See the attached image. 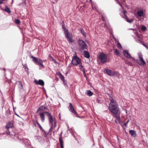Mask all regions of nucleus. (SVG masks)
I'll use <instances>...</instances> for the list:
<instances>
[{"label":"nucleus","mask_w":148,"mask_h":148,"mask_svg":"<svg viewBox=\"0 0 148 148\" xmlns=\"http://www.w3.org/2000/svg\"><path fill=\"white\" fill-rule=\"evenodd\" d=\"M110 101L109 106V109L110 111L113 114V116H114L116 119L115 122L117 124H119L121 123V119L120 116V112L119 110L118 106L115 100L114 99L110 94H108Z\"/></svg>","instance_id":"nucleus-1"},{"label":"nucleus","mask_w":148,"mask_h":148,"mask_svg":"<svg viewBox=\"0 0 148 148\" xmlns=\"http://www.w3.org/2000/svg\"><path fill=\"white\" fill-rule=\"evenodd\" d=\"M45 112L47 113V115L48 116L49 124L51 126L50 131H52L53 129H55V127H56V122L55 117H52L51 114L48 112Z\"/></svg>","instance_id":"nucleus-2"},{"label":"nucleus","mask_w":148,"mask_h":148,"mask_svg":"<svg viewBox=\"0 0 148 148\" xmlns=\"http://www.w3.org/2000/svg\"><path fill=\"white\" fill-rule=\"evenodd\" d=\"M104 72L110 76H114L119 78L121 77V75L117 72L108 69L104 70Z\"/></svg>","instance_id":"nucleus-3"},{"label":"nucleus","mask_w":148,"mask_h":148,"mask_svg":"<svg viewBox=\"0 0 148 148\" xmlns=\"http://www.w3.org/2000/svg\"><path fill=\"white\" fill-rule=\"evenodd\" d=\"M139 60H137L135 58H132V60L138 64L139 65H144L145 64V62L143 58V56L142 53L139 52L138 53Z\"/></svg>","instance_id":"nucleus-4"},{"label":"nucleus","mask_w":148,"mask_h":148,"mask_svg":"<svg viewBox=\"0 0 148 148\" xmlns=\"http://www.w3.org/2000/svg\"><path fill=\"white\" fill-rule=\"evenodd\" d=\"M31 59H32V61L35 64L38 65H43V61L40 59L36 58L32 55L29 56Z\"/></svg>","instance_id":"nucleus-5"},{"label":"nucleus","mask_w":148,"mask_h":148,"mask_svg":"<svg viewBox=\"0 0 148 148\" xmlns=\"http://www.w3.org/2000/svg\"><path fill=\"white\" fill-rule=\"evenodd\" d=\"M79 47L80 50L82 51L85 49H87V45L84 41L79 40L78 42Z\"/></svg>","instance_id":"nucleus-6"},{"label":"nucleus","mask_w":148,"mask_h":148,"mask_svg":"<svg viewBox=\"0 0 148 148\" xmlns=\"http://www.w3.org/2000/svg\"><path fill=\"white\" fill-rule=\"evenodd\" d=\"M65 37L69 43H71L74 42V40L73 38V36L71 33L68 32L65 33Z\"/></svg>","instance_id":"nucleus-7"},{"label":"nucleus","mask_w":148,"mask_h":148,"mask_svg":"<svg viewBox=\"0 0 148 148\" xmlns=\"http://www.w3.org/2000/svg\"><path fill=\"white\" fill-rule=\"evenodd\" d=\"M72 62L73 65H79L81 63V60L77 56H73Z\"/></svg>","instance_id":"nucleus-8"},{"label":"nucleus","mask_w":148,"mask_h":148,"mask_svg":"<svg viewBox=\"0 0 148 148\" xmlns=\"http://www.w3.org/2000/svg\"><path fill=\"white\" fill-rule=\"evenodd\" d=\"M107 56L103 53H101L99 57V59L103 63H105L107 61Z\"/></svg>","instance_id":"nucleus-9"},{"label":"nucleus","mask_w":148,"mask_h":148,"mask_svg":"<svg viewBox=\"0 0 148 148\" xmlns=\"http://www.w3.org/2000/svg\"><path fill=\"white\" fill-rule=\"evenodd\" d=\"M123 53L124 56L127 58H131L132 59V58H134L131 56L127 50H124Z\"/></svg>","instance_id":"nucleus-10"},{"label":"nucleus","mask_w":148,"mask_h":148,"mask_svg":"<svg viewBox=\"0 0 148 148\" xmlns=\"http://www.w3.org/2000/svg\"><path fill=\"white\" fill-rule=\"evenodd\" d=\"M69 110L71 111L72 113L75 114L77 115V114L75 111V110L74 107H73L71 103H69Z\"/></svg>","instance_id":"nucleus-11"},{"label":"nucleus","mask_w":148,"mask_h":148,"mask_svg":"<svg viewBox=\"0 0 148 148\" xmlns=\"http://www.w3.org/2000/svg\"><path fill=\"white\" fill-rule=\"evenodd\" d=\"M34 82L37 85H39L42 86H43L44 85V81L41 79H39L38 81L35 79L34 80Z\"/></svg>","instance_id":"nucleus-12"},{"label":"nucleus","mask_w":148,"mask_h":148,"mask_svg":"<svg viewBox=\"0 0 148 148\" xmlns=\"http://www.w3.org/2000/svg\"><path fill=\"white\" fill-rule=\"evenodd\" d=\"M62 132H61L59 138V142L61 148H64L63 142L62 139Z\"/></svg>","instance_id":"nucleus-13"},{"label":"nucleus","mask_w":148,"mask_h":148,"mask_svg":"<svg viewBox=\"0 0 148 148\" xmlns=\"http://www.w3.org/2000/svg\"><path fill=\"white\" fill-rule=\"evenodd\" d=\"M45 113L47 114V113L45 112L40 113V115L41 118V121L42 122H44L45 120V116L44 115V114Z\"/></svg>","instance_id":"nucleus-14"},{"label":"nucleus","mask_w":148,"mask_h":148,"mask_svg":"<svg viewBox=\"0 0 148 148\" xmlns=\"http://www.w3.org/2000/svg\"><path fill=\"white\" fill-rule=\"evenodd\" d=\"M13 126V123L12 122H9L6 126V128L7 129H9L12 128Z\"/></svg>","instance_id":"nucleus-15"},{"label":"nucleus","mask_w":148,"mask_h":148,"mask_svg":"<svg viewBox=\"0 0 148 148\" xmlns=\"http://www.w3.org/2000/svg\"><path fill=\"white\" fill-rule=\"evenodd\" d=\"M137 15L139 17H141L144 15V12L143 11L140 10L137 12Z\"/></svg>","instance_id":"nucleus-16"},{"label":"nucleus","mask_w":148,"mask_h":148,"mask_svg":"<svg viewBox=\"0 0 148 148\" xmlns=\"http://www.w3.org/2000/svg\"><path fill=\"white\" fill-rule=\"evenodd\" d=\"M58 75L59 77L61 80L63 82H64V79L63 75L61 73L59 72L58 73Z\"/></svg>","instance_id":"nucleus-17"},{"label":"nucleus","mask_w":148,"mask_h":148,"mask_svg":"<svg viewBox=\"0 0 148 148\" xmlns=\"http://www.w3.org/2000/svg\"><path fill=\"white\" fill-rule=\"evenodd\" d=\"M84 56L87 58H89L90 57V55L89 52L87 51H84Z\"/></svg>","instance_id":"nucleus-18"},{"label":"nucleus","mask_w":148,"mask_h":148,"mask_svg":"<svg viewBox=\"0 0 148 148\" xmlns=\"http://www.w3.org/2000/svg\"><path fill=\"white\" fill-rule=\"evenodd\" d=\"M129 132L132 136L134 137L136 136V134L135 131L133 130H130Z\"/></svg>","instance_id":"nucleus-19"},{"label":"nucleus","mask_w":148,"mask_h":148,"mask_svg":"<svg viewBox=\"0 0 148 148\" xmlns=\"http://www.w3.org/2000/svg\"><path fill=\"white\" fill-rule=\"evenodd\" d=\"M49 59L51 61H53L54 62V64H56L57 62L50 55L49 56Z\"/></svg>","instance_id":"nucleus-20"},{"label":"nucleus","mask_w":148,"mask_h":148,"mask_svg":"<svg viewBox=\"0 0 148 148\" xmlns=\"http://www.w3.org/2000/svg\"><path fill=\"white\" fill-rule=\"evenodd\" d=\"M79 68L83 72L84 74V75L86 76V73L84 71V68L83 65H79Z\"/></svg>","instance_id":"nucleus-21"},{"label":"nucleus","mask_w":148,"mask_h":148,"mask_svg":"<svg viewBox=\"0 0 148 148\" xmlns=\"http://www.w3.org/2000/svg\"><path fill=\"white\" fill-rule=\"evenodd\" d=\"M62 28L64 29V33L69 32L68 30V29H66V27H65V24L64 23H63L62 25Z\"/></svg>","instance_id":"nucleus-22"},{"label":"nucleus","mask_w":148,"mask_h":148,"mask_svg":"<svg viewBox=\"0 0 148 148\" xmlns=\"http://www.w3.org/2000/svg\"><path fill=\"white\" fill-rule=\"evenodd\" d=\"M124 18L126 19V21L128 23H132L133 21V20L132 19H129L127 16H125Z\"/></svg>","instance_id":"nucleus-23"},{"label":"nucleus","mask_w":148,"mask_h":148,"mask_svg":"<svg viewBox=\"0 0 148 148\" xmlns=\"http://www.w3.org/2000/svg\"><path fill=\"white\" fill-rule=\"evenodd\" d=\"M4 11L8 12V13L10 14L11 13V11L10 10V9L8 6L5 7L4 9Z\"/></svg>","instance_id":"nucleus-24"},{"label":"nucleus","mask_w":148,"mask_h":148,"mask_svg":"<svg viewBox=\"0 0 148 148\" xmlns=\"http://www.w3.org/2000/svg\"><path fill=\"white\" fill-rule=\"evenodd\" d=\"M81 33L83 34L84 37H86V35L84 32V30L82 28L80 29Z\"/></svg>","instance_id":"nucleus-25"},{"label":"nucleus","mask_w":148,"mask_h":148,"mask_svg":"<svg viewBox=\"0 0 148 148\" xmlns=\"http://www.w3.org/2000/svg\"><path fill=\"white\" fill-rule=\"evenodd\" d=\"M87 94L88 96H90L93 95V93L90 90H88L87 91Z\"/></svg>","instance_id":"nucleus-26"},{"label":"nucleus","mask_w":148,"mask_h":148,"mask_svg":"<svg viewBox=\"0 0 148 148\" xmlns=\"http://www.w3.org/2000/svg\"><path fill=\"white\" fill-rule=\"evenodd\" d=\"M15 22L17 24H20L21 21L18 19H16L15 20Z\"/></svg>","instance_id":"nucleus-27"},{"label":"nucleus","mask_w":148,"mask_h":148,"mask_svg":"<svg viewBox=\"0 0 148 148\" xmlns=\"http://www.w3.org/2000/svg\"><path fill=\"white\" fill-rule=\"evenodd\" d=\"M45 109V108L42 106H41L40 107L38 110V111L40 110H44Z\"/></svg>","instance_id":"nucleus-28"},{"label":"nucleus","mask_w":148,"mask_h":148,"mask_svg":"<svg viewBox=\"0 0 148 148\" xmlns=\"http://www.w3.org/2000/svg\"><path fill=\"white\" fill-rule=\"evenodd\" d=\"M18 84L19 88L20 89H22L23 88V85L22 83L21 82H18Z\"/></svg>","instance_id":"nucleus-29"},{"label":"nucleus","mask_w":148,"mask_h":148,"mask_svg":"<svg viewBox=\"0 0 148 148\" xmlns=\"http://www.w3.org/2000/svg\"><path fill=\"white\" fill-rule=\"evenodd\" d=\"M114 53L116 55H119V51L118 50L116 49L115 50V51L114 52Z\"/></svg>","instance_id":"nucleus-30"},{"label":"nucleus","mask_w":148,"mask_h":148,"mask_svg":"<svg viewBox=\"0 0 148 148\" xmlns=\"http://www.w3.org/2000/svg\"><path fill=\"white\" fill-rule=\"evenodd\" d=\"M141 29L143 31H145L147 29V28L145 26H143L141 27Z\"/></svg>","instance_id":"nucleus-31"},{"label":"nucleus","mask_w":148,"mask_h":148,"mask_svg":"<svg viewBox=\"0 0 148 148\" xmlns=\"http://www.w3.org/2000/svg\"><path fill=\"white\" fill-rule=\"evenodd\" d=\"M117 46L119 49H121L122 48V46L121 44L119 42L117 44Z\"/></svg>","instance_id":"nucleus-32"},{"label":"nucleus","mask_w":148,"mask_h":148,"mask_svg":"<svg viewBox=\"0 0 148 148\" xmlns=\"http://www.w3.org/2000/svg\"><path fill=\"white\" fill-rule=\"evenodd\" d=\"M27 65H25L24 66V68L25 71L27 72V71H28V69L27 67Z\"/></svg>","instance_id":"nucleus-33"},{"label":"nucleus","mask_w":148,"mask_h":148,"mask_svg":"<svg viewBox=\"0 0 148 148\" xmlns=\"http://www.w3.org/2000/svg\"><path fill=\"white\" fill-rule=\"evenodd\" d=\"M63 83L64 84V85L65 87H68V85H67V84L66 83V82H65V80H64V82H63Z\"/></svg>","instance_id":"nucleus-34"},{"label":"nucleus","mask_w":148,"mask_h":148,"mask_svg":"<svg viewBox=\"0 0 148 148\" xmlns=\"http://www.w3.org/2000/svg\"><path fill=\"white\" fill-rule=\"evenodd\" d=\"M129 122V120H127V122L124 123V125H125V126L127 127V123H128Z\"/></svg>","instance_id":"nucleus-35"},{"label":"nucleus","mask_w":148,"mask_h":148,"mask_svg":"<svg viewBox=\"0 0 148 148\" xmlns=\"http://www.w3.org/2000/svg\"><path fill=\"white\" fill-rule=\"evenodd\" d=\"M138 42L142 44L143 43V42L140 39H139L138 40Z\"/></svg>","instance_id":"nucleus-36"},{"label":"nucleus","mask_w":148,"mask_h":148,"mask_svg":"<svg viewBox=\"0 0 148 148\" xmlns=\"http://www.w3.org/2000/svg\"><path fill=\"white\" fill-rule=\"evenodd\" d=\"M101 18L102 20L103 21H105V19L104 18L103 16H102Z\"/></svg>","instance_id":"nucleus-37"},{"label":"nucleus","mask_w":148,"mask_h":148,"mask_svg":"<svg viewBox=\"0 0 148 148\" xmlns=\"http://www.w3.org/2000/svg\"><path fill=\"white\" fill-rule=\"evenodd\" d=\"M90 0V1L91 2V3L92 5V6H93L94 3H92V0Z\"/></svg>","instance_id":"nucleus-38"},{"label":"nucleus","mask_w":148,"mask_h":148,"mask_svg":"<svg viewBox=\"0 0 148 148\" xmlns=\"http://www.w3.org/2000/svg\"><path fill=\"white\" fill-rule=\"evenodd\" d=\"M118 3L121 7H122V5H121V3H120V2H119V1H118Z\"/></svg>","instance_id":"nucleus-39"},{"label":"nucleus","mask_w":148,"mask_h":148,"mask_svg":"<svg viewBox=\"0 0 148 148\" xmlns=\"http://www.w3.org/2000/svg\"><path fill=\"white\" fill-rule=\"evenodd\" d=\"M5 0H2V1H0V4H1L3 3L2 1H5Z\"/></svg>","instance_id":"nucleus-40"},{"label":"nucleus","mask_w":148,"mask_h":148,"mask_svg":"<svg viewBox=\"0 0 148 148\" xmlns=\"http://www.w3.org/2000/svg\"><path fill=\"white\" fill-rule=\"evenodd\" d=\"M94 10H95L97 11V8L96 7H94Z\"/></svg>","instance_id":"nucleus-41"},{"label":"nucleus","mask_w":148,"mask_h":148,"mask_svg":"<svg viewBox=\"0 0 148 148\" xmlns=\"http://www.w3.org/2000/svg\"><path fill=\"white\" fill-rule=\"evenodd\" d=\"M123 13L125 15V13H127L126 11H125V10H124L123 11Z\"/></svg>","instance_id":"nucleus-42"},{"label":"nucleus","mask_w":148,"mask_h":148,"mask_svg":"<svg viewBox=\"0 0 148 148\" xmlns=\"http://www.w3.org/2000/svg\"><path fill=\"white\" fill-rule=\"evenodd\" d=\"M144 47L147 49H148V47L146 45H144Z\"/></svg>","instance_id":"nucleus-43"},{"label":"nucleus","mask_w":148,"mask_h":148,"mask_svg":"<svg viewBox=\"0 0 148 148\" xmlns=\"http://www.w3.org/2000/svg\"><path fill=\"white\" fill-rule=\"evenodd\" d=\"M94 4L93 6H92V10H94Z\"/></svg>","instance_id":"nucleus-44"},{"label":"nucleus","mask_w":148,"mask_h":148,"mask_svg":"<svg viewBox=\"0 0 148 148\" xmlns=\"http://www.w3.org/2000/svg\"><path fill=\"white\" fill-rule=\"evenodd\" d=\"M114 40L115 41V42H117L118 41V40H117V39H116V38H114Z\"/></svg>","instance_id":"nucleus-45"},{"label":"nucleus","mask_w":148,"mask_h":148,"mask_svg":"<svg viewBox=\"0 0 148 148\" xmlns=\"http://www.w3.org/2000/svg\"><path fill=\"white\" fill-rule=\"evenodd\" d=\"M36 122H37V124L38 125V126H39V125H40V124L37 121Z\"/></svg>","instance_id":"nucleus-46"},{"label":"nucleus","mask_w":148,"mask_h":148,"mask_svg":"<svg viewBox=\"0 0 148 148\" xmlns=\"http://www.w3.org/2000/svg\"><path fill=\"white\" fill-rule=\"evenodd\" d=\"M141 44L142 45H143L144 46V45H146L143 42V43Z\"/></svg>","instance_id":"nucleus-47"},{"label":"nucleus","mask_w":148,"mask_h":148,"mask_svg":"<svg viewBox=\"0 0 148 148\" xmlns=\"http://www.w3.org/2000/svg\"><path fill=\"white\" fill-rule=\"evenodd\" d=\"M39 127L40 128V129H42V127L40 125H39Z\"/></svg>","instance_id":"nucleus-48"},{"label":"nucleus","mask_w":148,"mask_h":148,"mask_svg":"<svg viewBox=\"0 0 148 148\" xmlns=\"http://www.w3.org/2000/svg\"><path fill=\"white\" fill-rule=\"evenodd\" d=\"M112 36H113V38L114 39V38H115L114 37V35H112Z\"/></svg>","instance_id":"nucleus-49"},{"label":"nucleus","mask_w":148,"mask_h":148,"mask_svg":"<svg viewBox=\"0 0 148 148\" xmlns=\"http://www.w3.org/2000/svg\"><path fill=\"white\" fill-rule=\"evenodd\" d=\"M130 29L131 30H134V29H133V28H131V29Z\"/></svg>","instance_id":"nucleus-50"},{"label":"nucleus","mask_w":148,"mask_h":148,"mask_svg":"<svg viewBox=\"0 0 148 148\" xmlns=\"http://www.w3.org/2000/svg\"><path fill=\"white\" fill-rule=\"evenodd\" d=\"M38 138H40V136H38Z\"/></svg>","instance_id":"nucleus-51"},{"label":"nucleus","mask_w":148,"mask_h":148,"mask_svg":"<svg viewBox=\"0 0 148 148\" xmlns=\"http://www.w3.org/2000/svg\"><path fill=\"white\" fill-rule=\"evenodd\" d=\"M117 2L119 1L118 0H115Z\"/></svg>","instance_id":"nucleus-52"},{"label":"nucleus","mask_w":148,"mask_h":148,"mask_svg":"<svg viewBox=\"0 0 148 148\" xmlns=\"http://www.w3.org/2000/svg\"><path fill=\"white\" fill-rule=\"evenodd\" d=\"M13 0H12V3H13Z\"/></svg>","instance_id":"nucleus-53"},{"label":"nucleus","mask_w":148,"mask_h":148,"mask_svg":"<svg viewBox=\"0 0 148 148\" xmlns=\"http://www.w3.org/2000/svg\"><path fill=\"white\" fill-rule=\"evenodd\" d=\"M4 70H5V69H4Z\"/></svg>","instance_id":"nucleus-54"},{"label":"nucleus","mask_w":148,"mask_h":148,"mask_svg":"<svg viewBox=\"0 0 148 148\" xmlns=\"http://www.w3.org/2000/svg\"><path fill=\"white\" fill-rule=\"evenodd\" d=\"M67 73H66V74H67Z\"/></svg>","instance_id":"nucleus-55"},{"label":"nucleus","mask_w":148,"mask_h":148,"mask_svg":"<svg viewBox=\"0 0 148 148\" xmlns=\"http://www.w3.org/2000/svg\"><path fill=\"white\" fill-rule=\"evenodd\" d=\"M16 115H17L18 116V115H17V114H16Z\"/></svg>","instance_id":"nucleus-56"},{"label":"nucleus","mask_w":148,"mask_h":148,"mask_svg":"<svg viewBox=\"0 0 148 148\" xmlns=\"http://www.w3.org/2000/svg\"><path fill=\"white\" fill-rule=\"evenodd\" d=\"M42 66H43V65H41Z\"/></svg>","instance_id":"nucleus-57"}]
</instances>
